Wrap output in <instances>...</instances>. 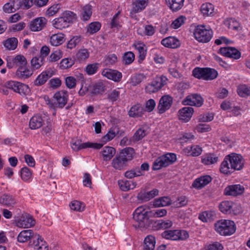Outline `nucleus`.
Here are the masks:
<instances>
[{
  "instance_id": "e2e57ef3",
  "label": "nucleus",
  "mask_w": 250,
  "mask_h": 250,
  "mask_svg": "<svg viewBox=\"0 0 250 250\" xmlns=\"http://www.w3.org/2000/svg\"><path fill=\"white\" fill-rule=\"evenodd\" d=\"M151 217H162L167 214V210L166 209H158L149 211Z\"/></svg>"
},
{
  "instance_id": "0e129e2a",
  "label": "nucleus",
  "mask_w": 250,
  "mask_h": 250,
  "mask_svg": "<svg viewBox=\"0 0 250 250\" xmlns=\"http://www.w3.org/2000/svg\"><path fill=\"white\" fill-rule=\"evenodd\" d=\"M237 93L241 97H247L250 95V89L245 84L240 85L237 88Z\"/></svg>"
},
{
  "instance_id": "774afa93",
  "label": "nucleus",
  "mask_w": 250,
  "mask_h": 250,
  "mask_svg": "<svg viewBox=\"0 0 250 250\" xmlns=\"http://www.w3.org/2000/svg\"><path fill=\"white\" fill-rule=\"evenodd\" d=\"M206 250H222L224 248L222 244L218 242H214L205 246Z\"/></svg>"
},
{
  "instance_id": "7ed1b4c3",
  "label": "nucleus",
  "mask_w": 250,
  "mask_h": 250,
  "mask_svg": "<svg viewBox=\"0 0 250 250\" xmlns=\"http://www.w3.org/2000/svg\"><path fill=\"white\" fill-rule=\"evenodd\" d=\"M76 19V15L73 12L66 11L62 16L52 21L53 26L56 29L62 30L69 26Z\"/></svg>"
},
{
  "instance_id": "473e14b6",
  "label": "nucleus",
  "mask_w": 250,
  "mask_h": 250,
  "mask_svg": "<svg viewBox=\"0 0 250 250\" xmlns=\"http://www.w3.org/2000/svg\"><path fill=\"white\" fill-rule=\"evenodd\" d=\"M33 70L27 67L26 65L18 68L16 71V75L19 78L25 79L30 77L33 74Z\"/></svg>"
},
{
  "instance_id": "4468645a",
  "label": "nucleus",
  "mask_w": 250,
  "mask_h": 250,
  "mask_svg": "<svg viewBox=\"0 0 250 250\" xmlns=\"http://www.w3.org/2000/svg\"><path fill=\"white\" fill-rule=\"evenodd\" d=\"M27 65L26 58L21 55H18L15 58L9 59L7 62V66L9 68L13 67L18 68L23 67Z\"/></svg>"
},
{
  "instance_id": "39448f33",
  "label": "nucleus",
  "mask_w": 250,
  "mask_h": 250,
  "mask_svg": "<svg viewBox=\"0 0 250 250\" xmlns=\"http://www.w3.org/2000/svg\"><path fill=\"white\" fill-rule=\"evenodd\" d=\"M177 157L174 153H167L158 157L154 162L152 169L159 170L162 167H167L176 161Z\"/></svg>"
},
{
  "instance_id": "f704fd0d",
  "label": "nucleus",
  "mask_w": 250,
  "mask_h": 250,
  "mask_svg": "<svg viewBox=\"0 0 250 250\" xmlns=\"http://www.w3.org/2000/svg\"><path fill=\"white\" fill-rule=\"evenodd\" d=\"M43 120L41 116L35 115L33 116L29 122V126L31 129H36L40 128L43 125Z\"/></svg>"
},
{
  "instance_id": "c9c22d12",
  "label": "nucleus",
  "mask_w": 250,
  "mask_h": 250,
  "mask_svg": "<svg viewBox=\"0 0 250 250\" xmlns=\"http://www.w3.org/2000/svg\"><path fill=\"white\" fill-rule=\"evenodd\" d=\"M65 35L62 33H58L52 35L50 37V43L52 46H59L64 42Z\"/></svg>"
},
{
  "instance_id": "0eeeda50",
  "label": "nucleus",
  "mask_w": 250,
  "mask_h": 250,
  "mask_svg": "<svg viewBox=\"0 0 250 250\" xmlns=\"http://www.w3.org/2000/svg\"><path fill=\"white\" fill-rule=\"evenodd\" d=\"M168 79L165 76L156 77L146 87V91L149 93H155L167 84Z\"/></svg>"
},
{
  "instance_id": "f03ea898",
  "label": "nucleus",
  "mask_w": 250,
  "mask_h": 250,
  "mask_svg": "<svg viewBox=\"0 0 250 250\" xmlns=\"http://www.w3.org/2000/svg\"><path fill=\"white\" fill-rule=\"evenodd\" d=\"M215 230L220 235L229 236L233 234L236 231L234 222L230 220L222 219L214 224Z\"/></svg>"
},
{
  "instance_id": "2f4dec72",
  "label": "nucleus",
  "mask_w": 250,
  "mask_h": 250,
  "mask_svg": "<svg viewBox=\"0 0 250 250\" xmlns=\"http://www.w3.org/2000/svg\"><path fill=\"white\" fill-rule=\"evenodd\" d=\"M134 153V151L133 148L127 147L122 150L118 156L127 164L128 161L133 159Z\"/></svg>"
},
{
  "instance_id": "5fc2aeb1",
  "label": "nucleus",
  "mask_w": 250,
  "mask_h": 250,
  "mask_svg": "<svg viewBox=\"0 0 250 250\" xmlns=\"http://www.w3.org/2000/svg\"><path fill=\"white\" fill-rule=\"evenodd\" d=\"M150 217V214H140L133 216L134 220L138 222L139 226L140 227L144 226V223L147 222Z\"/></svg>"
},
{
  "instance_id": "393cba45",
  "label": "nucleus",
  "mask_w": 250,
  "mask_h": 250,
  "mask_svg": "<svg viewBox=\"0 0 250 250\" xmlns=\"http://www.w3.org/2000/svg\"><path fill=\"white\" fill-rule=\"evenodd\" d=\"M234 205V203L231 201H223L219 205V209L222 212L225 214H234L235 212L233 209Z\"/></svg>"
},
{
  "instance_id": "1a4fd4ad",
  "label": "nucleus",
  "mask_w": 250,
  "mask_h": 250,
  "mask_svg": "<svg viewBox=\"0 0 250 250\" xmlns=\"http://www.w3.org/2000/svg\"><path fill=\"white\" fill-rule=\"evenodd\" d=\"M103 146V144L100 143H91L86 142L82 143V140L79 139H73L71 141V147L74 151H79L86 148H93L100 149Z\"/></svg>"
},
{
  "instance_id": "052dcab7",
  "label": "nucleus",
  "mask_w": 250,
  "mask_h": 250,
  "mask_svg": "<svg viewBox=\"0 0 250 250\" xmlns=\"http://www.w3.org/2000/svg\"><path fill=\"white\" fill-rule=\"evenodd\" d=\"M75 63L74 60L70 58L62 59L60 63V67L61 69H67L71 67Z\"/></svg>"
},
{
  "instance_id": "c756f323",
  "label": "nucleus",
  "mask_w": 250,
  "mask_h": 250,
  "mask_svg": "<svg viewBox=\"0 0 250 250\" xmlns=\"http://www.w3.org/2000/svg\"><path fill=\"white\" fill-rule=\"evenodd\" d=\"M120 133L121 136L122 132L120 133L119 128L117 126H114L110 128L107 134L102 138V141L106 142L112 140L116 135Z\"/></svg>"
},
{
  "instance_id": "e433bc0d",
  "label": "nucleus",
  "mask_w": 250,
  "mask_h": 250,
  "mask_svg": "<svg viewBox=\"0 0 250 250\" xmlns=\"http://www.w3.org/2000/svg\"><path fill=\"white\" fill-rule=\"evenodd\" d=\"M35 224V221L31 216H28L26 218H21L17 223V226L19 227L28 228Z\"/></svg>"
},
{
  "instance_id": "f3484780",
  "label": "nucleus",
  "mask_w": 250,
  "mask_h": 250,
  "mask_svg": "<svg viewBox=\"0 0 250 250\" xmlns=\"http://www.w3.org/2000/svg\"><path fill=\"white\" fill-rule=\"evenodd\" d=\"M46 22L45 18H37L30 22L29 29L33 32L41 31L45 26Z\"/></svg>"
},
{
  "instance_id": "c03bdc74",
  "label": "nucleus",
  "mask_w": 250,
  "mask_h": 250,
  "mask_svg": "<svg viewBox=\"0 0 250 250\" xmlns=\"http://www.w3.org/2000/svg\"><path fill=\"white\" fill-rule=\"evenodd\" d=\"M171 199L167 196H164L155 199L153 202V206L155 207L169 206L171 205Z\"/></svg>"
},
{
  "instance_id": "a878e982",
  "label": "nucleus",
  "mask_w": 250,
  "mask_h": 250,
  "mask_svg": "<svg viewBox=\"0 0 250 250\" xmlns=\"http://www.w3.org/2000/svg\"><path fill=\"white\" fill-rule=\"evenodd\" d=\"M16 203L15 197L9 194H4L0 197V204L7 207H13Z\"/></svg>"
},
{
  "instance_id": "423d86ee",
  "label": "nucleus",
  "mask_w": 250,
  "mask_h": 250,
  "mask_svg": "<svg viewBox=\"0 0 250 250\" xmlns=\"http://www.w3.org/2000/svg\"><path fill=\"white\" fill-rule=\"evenodd\" d=\"M161 235L164 238L174 241L185 240L189 237L187 231L181 229L167 230Z\"/></svg>"
},
{
  "instance_id": "c85d7f7f",
  "label": "nucleus",
  "mask_w": 250,
  "mask_h": 250,
  "mask_svg": "<svg viewBox=\"0 0 250 250\" xmlns=\"http://www.w3.org/2000/svg\"><path fill=\"white\" fill-rule=\"evenodd\" d=\"M219 161V157L215 154H207L202 157L201 162L205 165H213Z\"/></svg>"
},
{
  "instance_id": "7c9ffc66",
  "label": "nucleus",
  "mask_w": 250,
  "mask_h": 250,
  "mask_svg": "<svg viewBox=\"0 0 250 250\" xmlns=\"http://www.w3.org/2000/svg\"><path fill=\"white\" fill-rule=\"evenodd\" d=\"M165 1L172 11L176 12L183 7L185 0H165Z\"/></svg>"
},
{
  "instance_id": "a18cd8bd",
  "label": "nucleus",
  "mask_w": 250,
  "mask_h": 250,
  "mask_svg": "<svg viewBox=\"0 0 250 250\" xmlns=\"http://www.w3.org/2000/svg\"><path fill=\"white\" fill-rule=\"evenodd\" d=\"M20 175L21 179L25 182H29L32 178V171L26 167L21 169Z\"/></svg>"
},
{
  "instance_id": "6e6552de",
  "label": "nucleus",
  "mask_w": 250,
  "mask_h": 250,
  "mask_svg": "<svg viewBox=\"0 0 250 250\" xmlns=\"http://www.w3.org/2000/svg\"><path fill=\"white\" fill-rule=\"evenodd\" d=\"M6 86L8 87L10 90L21 95H26L30 92L29 87L27 85L17 81H7L6 82Z\"/></svg>"
},
{
  "instance_id": "58836bf2",
  "label": "nucleus",
  "mask_w": 250,
  "mask_h": 250,
  "mask_svg": "<svg viewBox=\"0 0 250 250\" xmlns=\"http://www.w3.org/2000/svg\"><path fill=\"white\" fill-rule=\"evenodd\" d=\"M155 238L152 235H148L144 240V250H154L155 246Z\"/></svg>"
},
{
  "instance_id": "9b49d317",
  "label": "nucleus",
  "mask_w": 250,
  "mask_h": 250,
  "mask_svg": "<svg viewBox=\"0 0 250 250\" xmlns=\"http://www.w3.org/2000/svg\"><path fill=\"white\" fill-rule=\"evenodd\" d=\"M245 191V188L240 184L232 185L225 188L224 194L225 195L237 196L242 195Z\"/></svg>"
},
{
  "instance_id": "ddd939ff",
  "label": "nucleus",
  "mask_w": 250,
  "mask_h": 250,
  "mask_svg": "<svg viewBox=\"0 0 250 250\" xmlns=\"http://www.w3.org/2000/svg\"><path fill=\"white\" fill-rule=\"evenodd\" d=\"M172 104V98L171 97L165 95L163 96L160 100L157 106L158 113L163 114L170 108Z\"/></svg>"
},
{
  "instance_id": "aec40b11",
  "label": "nucleus",
  "mask_w": 250,
  "mask_h": 250,
  "mask_svg": "<svg viewBox=\"0 0 250 250\" xmlns=\"http://www.w3.org/2000/svg\"><path fill=\"white\" fill-rule=\"evenodd\" d=\"M145 110L142 105L137 103L132 106L128 112V115L130 117L139 118L141 117L144 114Z\"/></svg>"
},
{
  "instance_id": "37998d69",
  "label": "nucleus",
  "mask_w": 250,
  "mask_h": 250,
  "mask_svg": "<svg viewBox=\"0 0 250 250\" xmlns=\"http://www.w3.org/2000/svg\"><path fill=\"white\" fill-rule=\"evenodd\" d=\"M112 166L116 170H123L127 164L119 156H116L112 161Z\"/></svg>"
},
{
  "instance_id": "bb28decb",
  "label": "nucleus",
  "mask_w": 250,
  "mask_h": 250,
  "mask_svg": "<svg viewBox=\"0 0 250 250\" xmlns=\"http://www.w3.org/2000/svg\"><path fill=\"white\" fill-rule=\"evenodd\" d=\"M161 44L167 47L175 48L179 46V41L174 37H168L161 41Z\"/></svg>"
},
{
  "instance_id": "b1692460",
  "label": "nucleus",
  "mask_w": 250,
  "mask_h": 250,
  "mask_svg": "<svg viewBox=\"0 0 250 250\" xmlns=\"http://www.w3.org/2000/svg\"><path fill=\"white\" fill-rule=\"evenodd\" d=\"M183 152L189 156L196 157L200 155L202 152V148L198 145H193L184 148Z\"/></svg>"
},
{
  "instance_id": "79ce46f5",
  "label": "nucleus",
  "mask_w": 250,
  "mask_h": 250,
  "mask_svg": "<svg viewBox=\"0 0 250 250\" xmlns=\"http://www.w3.org/2000/svg\"><path fill=\"white\" fill-rule=\"evenodd\" d=\"M39 238H36L33 244L38 250H48V247L43 238L39 234Z\"/></svg>"
},
{
  "instance_id": "412c9836",
  "label": "nucleus",
  "mask_w": 250,
  "mask_h": 250,
  "mask_svg": "<svg viewBox=\"0 0 250 250\" xmlns=\"http://www.w3.org/2000/svg\"><path fill=\"white\" fill-rule=\"evenodd\" d=\"M194 112L191 107H184L179 110V118L185 122L189 121Z\"/></svg>"
},
{
  "instance_id": "72a5a7b5",
  "label": "nucleus",
  "mask_w": 250,
  "mask_h": 250,
  "mask_svg": "<svg viewBox=\"0 0 250 250\" xmlns=\"http://www.w3.org/2000/svg\"><path fill=\"white\" fill-rule=\"evenodd\" d=\"M215 218V213L211 210L204 211L199 213L198 218L203 222H210Z\"/></svg>"
},
{
  "instance_id": "ea45409f",
  "label": "nucleus",
  "mask_w": 250,
  "mask_h": 250,
  "mask_svg": "<svg viewBox=\"0 0 250 250\" xmlns=\"http://www.w3.org/2000/svg\"><path fill=\"white\" fill-rule=\"evenodd\" d=\"M148 0H137L133 4L132 12L139 13L143 10L147 5Z\"/></svg>"
},
{
  "instance_id": "4be33fe9",
  "label": "nucleus",
  "mask_w": 250,
  "mask_h": 250,
  "mask_svg": "<svg viewBox=\"0 0 250 250\" xmlns=\"http://www.w3.org/2000/svg\"><path fill=\"white\" fill-rule=\"evenodd\" d=\"M212 180V178L209 175H204L196 179L192 183V187L197 189H200L207 185Z\"/></svg>"
},
{
  "instance_id": "49530a36",
  "label": "nucleus",
  "mask_w": 250,
  "mask_h": 250,
  "mask_svg": "<svg viewBox=\"0 0 250 250\" xmlns=\"http://www.w3.org/2000/svg\"><path fill=\"white\" fill-rule=\"evenodd\" d=\"M92 6L90 4H86L84 6L81 12L82 19L84 21L89 20L92 15Z\"/></svg>"
},
{
  "instance_id": "3c124183",
  "label": "nucleus",
  "mask_w": 250,
  "mask_h": 250,
  "mask_svg": "<svg viewBox=\"0 0 250 250\" xmlns=\"http://www.w3.org/2000/svg\"><path fill=\"white\" fill-rule=\"evenodd\" d=\"M18 40L16 38H10L6 40L4 42V46L9 50H14L17 47Z\"/></svg>"
},
{
  "instance_id": "6e6d98bb",
  "label": "nucleus",
  "mask_w": 250,
  "mask_h": 250,
  "mask_svg": "<svg viewBox=\"0 0 250 250\" xmlns=\"http://www.w3.org/2000/svg\"><path fill=\"white\" fill-rule=\"evenodd\" d=\"M44 62L42 57H35L31 61V66L34 69H38L43 64Z\"/></svg>"
},
{
  "instance_id": "603ef678",
  "label": "nucleus",
  "mask_w": 250,
  "mask_h": 250,
  "mask_svg": "<svg viewBox=\"0 0 250 250\" xmlns=\"http://www.w3.org/2000/svg\"><path fill=\"white\" fill-rule=\"evenodd\" d=\"M201 11L204 15L210 16L214 11V6L210 3H204L201 7Z\"/></svg>"
},
{
  "instance_id": "a19ab883",
  "label": "nucleus",
  "mask_w": 250,
  "mask_h": 250,
  "mask_svg": "<svg viewBox=\"0 0 250 250\" xmlns=\"http://www.w3.org/2000/svg\"><path fill=\"white\" fill-rule=\"evenodd\" d=\"M116 150L114 148L111 146H105L102 151L104 161L110 160L115 155Z\"/></svg>"
},
{
  "instance_id": "f257e3e1",
  "label": "nucleus",
  "mask_w": 250,
  "mask_h": 250,
  "mask_svg": "<svg viewBox=\"0 0 250 250\" xmlns=\"http://www.w3.org/2000/svg\"><path fill=\"white\" fill-rule=\"evenodd\" d=\"M245 160L240 154L231 153L227 155L222 162L220 170L225 174H230L232 170H240L244 166Z\"/></svg>"
},
{
  "instance_id": "dca6fc26",
  "label": "nucleus",
  "mask_w": 250,
  "mask_h": 250,
  "mask_svg": "<svg viewBox=\"0 0 250 250\" xmlns=\"http://www.w3.org/2000/svg\"><path fill=\"white\" fill-rule=\"evenodd\" d=\"M68 93L66 91H60L56 92L53 98L56 102L57 107L62 108L66 104L68 100Z\"/></svg>"
},
{
  "instance_id": "9d476101",
  "label": "nucleus",
  "mask_w": 250,
  "mask_h": 250,
  "mask_svg": "<svg viewBox=\"0 0 250 250\" xmlns=\"http://www.w3.org/2000/svg\"><path fill=\"white\" fill-rule=\"evenodd\" d=\"M204 102V100L200 95L198 94H192L186 97L183 101L184 105H189L197 107L201 106Z\"/></svg>"
},
{
  "instance_id": "864d4df0",
  "label": "nucleus",
  "mask_w": 250,
  "mask_h": 250,
  "mask_svg": "<svg viewBox=\"0 0 250 250\" xmlns=\"http://www.w3.org/2000/svg\"><path fill=\"white\" fill-rule=\"evenodd\" d=\"M120 90V88H118L109 92L107 95L108 100L112 103L119 101L121 94Z\"/></svg>"
},
{
  "instance_id": "4d7b16f0",
  "label": "nucleus",
  "mask_w": 250,
  "mask_h": 250,
  "mask_svg": "<svg viewBox=\"0 0 250 250\" xmlns=\"http://www.w3.org/2000/svg\"><path fill=\"white\" fill-rule=\"evenodd\" d=\"M105 90V87L103 82H98L93 85L92 93L95 95L102 94Z\"/></svg>"
},
{
  "instance_id": "bf43d9fd",
  "label": "nucleus",
  "mask_w": 250,
  "mask_h": 250,
  "mask_svg": "<svg viewBox=\"0 0 250 250\" xmlns=\"http://www.w3.org/2000/svg\"><path fill=\"white\" fill-rule=\"evenodd\" d=\"M125 176L128 179H132L135 177L140 176V172L139 171V167H136L130 170L126 171L124 174Z\"/></svg>"
},
{
  "instance_id": "6ab92c4d",
  "label": "nucleus",
  "mask_w": 250,
  "mask_h": 250,
  "mask_svg": "<svg viewBox=\"0 0 250 250\" xmlns=\"http://www.w3.org/2000/svg\"><path fill=\"white\" fill-rule=\"evenodd\" d=\"M158 190L155 188L148 192L141 191L137 194V198L138 200L141 201L142 202H145L153 198L158 195Z\"/></svg>"
},
{
  "instance_id": "338daca9",
  "label": "nucleus",
  "mask_w": 250,
  "mask_h": 250,
  "mask_svg": "<svg viewBox=\"0 0 250 250\" xmlns=\"http://www.w3.org/2000/svg\"><path fill=\"white\" fill-rule=\"evenodd\" d=\"M101 27V24L99 22H93L88 25L87 32L93 34L97 32L100 29Z\"/></svg>"
},
{
  "instance_id": "2eb2a0df",
  "label": "nucleus",
  "mask_w": 250,
  "mask_h": 250,
  "mask_svg": "<svg viewBox=\"0 0 250 250\" xmlns=\"http://www.w3.org/2000/svg\"><path fill=\"white\" fill-rule=\"evenodd\" d=\"M221 55L229 58L237 60L241 57V52L234 47H221L218 52Z\"/></svg>"
},
{
  "instance_id": "680f3d73",
  "label": "nucleus",
  "mask_w": 250,
  "mask_h": 250,
  "mask_svg": "<svg viewBox=\"0 0 250 250\" xmlns=\"http://www.w3.org/2000/svg\"><path fill=\"white\" fill-rule=\"evenodd\" d=\"M205 68L195 67L192 72V75L196 78L198 79H203L204 80L205 77Z\"/></svg>"
},
{
  "instance_id": "8fccbe9b",
  "label": "nucleus",
  "mask_w": 250,
  "mask_h": 250,
  "mask_svg": "<svg viewBox=\"0 0 250 250\" xmlns=\"http://www.w3.org/2000/svg\"><path fill=\"white\" fill-rule=\"evenodd\" d=\"M158 229H167L172 227L173 223L169 220H160L155 222Z\"/></svg>"
},
{
  "instance_id": "20e7f679",
  "label": "nucleus",
  "mask_w": 250,
  "mask_h": 250,
  "mask_svg": "<svg viewBox=\"0 0 250 250\" xmlns=\"http://www.w3.org/2000/svg\"><path fill=\"white\" fill-rule=\"evenodd\" d=\"M193 34L198 42H208L212 37L213 31L209 26L200 24L195 27Z\"/></svg>"
},
{
  "instance_id": "4c0bfd02",
  "label": "nucleus",
  "mask_w": 250,
  "mask_h": 250,
  "mask_svg": "<svg viewBox=\"0 0 250 250\" xmlns=\"http://www.w3.org/2000/svg\"><path fill=\"white\" fill-rule=\"evenodd\" d=\"M118 185L122 191H126L130 189H134L136 187L137 184L136 182L131 181L119 180L118 181Z\"/></svg>"
},
{
  "instance_id": "69168bd1",
  "label": "nucleus",
  "mask_w": 250,
  "mask_h": 250,
  "mask_svg": "<svg viewBox=\"0 0 250 250\" xmlns=\"http://www.w3.org/2000/svg\"><path fill=\"white\" fill-rule=\"evenodd\" d=\"M99 65L98 63L89 64L86 66L85 71L88 75H93L97 72Z\"/></svg>"
},
{
  "instance_id": "cd10ccee",
  "label": "nucleus",
  "mask_w": 250,
  "mask_h": 250,
  "mask_svg": "<svg viewBox=\"0 0 250 250\" xmlns=\"http://www.w3.org/2000/svg\"><path fill=\"white\" fill-rule=\"evenodd\" d=\"M20 3L19 0H10L4 5L3 10L5 13H14L19 8Z\"/></svg>"
},
{
  "instance_id": "f8f14e48",
  "label": "nucleus",
  "mask_w": 250,
  "mask_h": 250,
  "mask_svg": "<svg viewBox=\"0 0 250 250\" xmlns=\"http://www.w3.org/2000/svg\"><path fill=\"white\" fill-rule=\"evenodd\" d=\"M39 234L35 233L33 230L26 229L21 231L17 237V240L20 243H25L29 240H35L36 238H39Z\"/></svg>"
},
{
  "instance_id": "5701e85b",
  "label": "nucleus",
  "mask_w": 250,
  "mask_h": 250,
  "mask_svg": "<svg viewBox=\"0 0 250 250\" xmlns=\"http://www.w3.org/2000/svg\"><path fill=\"white\" fill-rule=\"evenodd\" d=\"M51 70H46L41 73L36 79L34 84L36 86H41L44 84L47 80L53 75Z\"/></svg>"
},
{
  "instance_id": "09e8293b",
  "label": "nucleus",
  "mask_w": 250,
  "mask_h": 250,
  "mask_svg": "<svg viewBox=\"0 0 250 250\" xmlns=\"http://www.w3.org/2000/svg\"><path fill=\"white\" fill-rule=\"evenodd\" d=\"M134 47L139 52V58L142 60H144L146 54V45L143 42H137L134 44Z\"/></svg>"
},
{
  "instance_id": "de8ad7c7",
  "label": "nucleus",
  "mask_w": 250,
  "mask_h": 250,
  "mask_svg": "<svg viewBox=\"0 0 250 250\" xmlns=\"http://www.w3.org/2000/svg\"><path fill=\"white\" fill-rule=\"evenodd\" d=\"M218 76L217 71L213 68L205 67L204 80H212Z\"/></svg>"
},
{
  "instance_id": "a211bd4d",
  "label": "nucleus",
  "mask_w": 250,
  "mask_h": 250,
  "mask_svg": "<svg viewBox=\"0 0 250 250\" xmlns=\"http://www.w3.org/2000/svg\"><path fill=\"white\" fill-rule=\"evenodd\" d=\"M103 76L115 82H119L122 78L121 72L111 69H104L102 72Z\"/></svg>"
},
{
  "instance_id": "13d9d810",
  "label": "nucleus",
  "mask_w": 250,
  "mask_h": 250,
  "mask_svg": "<svg viewBox=\"0 0 250 250\" xmlns=\"http://www.w3.org/2000/svg\"><path fill=\"white\" fill-rule=\"evenodd\" d=\"M89 52L86 49H80L76 54L77 59L79 62H83L88 58Z\"/></svg>"
}]
</instances>
